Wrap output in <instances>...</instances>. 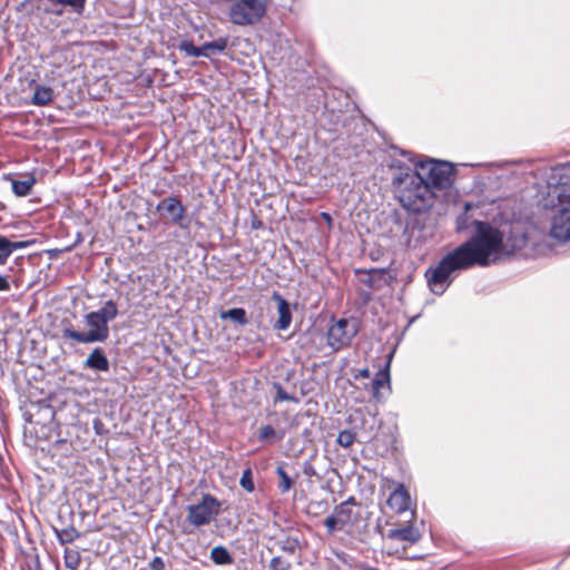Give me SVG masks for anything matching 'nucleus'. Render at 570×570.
Returning a JSON list of instances; mask_svg holds the SVG:
<instances>
[{
	"mask_svg": "<svg viewBox=\"0 0 570 570\" xmlns=\"http://www.w3.org/2000/svg\"><path fill=\"white\" fill-rule=\"evenodd\" d=\"M10 284L6 277L0 275V291H9Z\"/></svg>",
	"mask_w": 570,
	"mask_h": 570,
	"instance_id": "f704fd0d",
	"label": "nucleus"
},
{
	"mask_svg": "<svg viewBox=\"0 0 570 570\" xmlns=\"http://www.w3.org/2000/svg\"><path fill=\"white\" fill-rule=\"evenodd\" d=\"M411 497L405 487L401 483L396 485L387 499V505L396 513L406 512L410 509Z\"/></svg>",
	"mask_w": 570,
	"mask_h": 570,
	"instance_id": "ddd939ff",
	"label": "nucleus"
},
{
	"mask_svg": "<svg viewBox=\"0 0 570 570\" xmlns=\"http://www.w3.org/2000/svg\"><path fill=\"white\" fill-rule=\"evenodd\" d=\"M53 99V90L50 87L37 86L31 99L36 106H46Z\"/></svg>",
	"mask_w": 570,
	"mask_h": 570,
	"instance_id": "dca6fc26",
	"label": "nucleus"
},
{
	"mask_svg": "<svg viewBox=\"0 0 570 570\" xmlns=\"http://www.w3.org/2000/svg\"><path fill=\"white\" fill-rule=\"evenodd\" d=\"M355 433L350 430H343L337 435V443L343 448H350L355 441Z\"/></svg>",
	"mask_w": 570,
	"mask_h": 570,
	"instance_id": "cd10ccee",
	"label": "nucleus"
},
{
	"mask_svg": "<svg viewBox=\"0 0 570 570\" xmlns=\"http://www.w3.org/2000/svg\"><path fill=\"white\" fill-rule=\"evenodd\" d=\"M304 473L306 475H313L315 473V470H314V468L311 464H305Z\"/></svg>",
	"mask_w": 570,
	"mask_h": 570,
	"instance_id": "c9c22d12",
	"label": "nucleus"
},
{
	"mask_svg": "<svg viewBox=\"0 0 570 570\" xmlns=\"http://www.w3.org/2000/svg\"><path fill=\"white\" fill-rule=\"evenodd\" d=\"M415 511H411V519L404 523L395 524L383 535L393 541H403L409 544L417 543L422 538V531L414 525Z\"/></svg>",
	"mask_w": 570,
	"mask_h": 570,
	"instance_id": "9d476101",
	"label": "nucleus"
},
{
	"mask_svg": "<svg viewBox=\"0 0 570 570\" xmlns=\"http://www.w3.org/2000/svg\"><path fill=\"white\" fill-rule=\"evenodd\" d=\"M63 559L68 569L77 570L81 561L80 552L76 549H66Z\"/></svg>",
	"mask_w": 570,
	"mask_h": 570,
	"instance_id": "b1692460",
	"label": "nucleus"
},
{
	"mask_svg": "<svg viewBox=\"0 0 570 570\" xmlns=\"http://www.w3.org/2000/svg\"><path fill=\"white\" fill-rule=\"evenodd\" d=\"M358 375L362 376V377H370V370L368 368H363L358 372Z\"/></svg>",
	"mask_w": 570,
	"mask_h": 570,
	"instance_id": "e433bc0d",
	"label": "nucleus"
},
{
	"mask_svg": "<svg viewBox=\"0 0 570 570\" xmlns=\"http://www.w3.org/2000/svg\"><path fill=\"white\" fill-rule=\"evenodd\" d=\"M85 367L99 371L107 372L109 371V361L100 347H96L85 361Z\"/></svg>",
	"mask_w": 570,
	"mask_h": 570,
	"instance_id": "4468645a",
	"label": "nucleus"
},
{
	"mask_svg": "<svg viewBox=\"0 0 570 570\" xmlns=\"http://www.w3.org/2000/svg\"><path fill=\"white\" fill-rule=\"evenodd\" d=\"M11 255L10 240L0 235V265H4Z\"/></svg>",
	"mask_w": 570,
	"mask_h": 570,
	"instance_id": "c85d7f7f",
	"label": "nucleus"
},
{
	"mask_svg": "<svg viewBox=\"0 0 570 570\" xmlns=\"http://www.w3.org/2000/svg\"><path fill=\"white\" fill-rule=\"evenodd\" d=\"M32 242L31 240H19V242H11L10 240V250H11V254L14 252V250H18V249H22V248H27L29 245H31Z\"/></svg>",
	"mask_w": 570,
	"mask_h": 570,
	"instance_id": "2f4dec72",
	"label": "nucleus"
},
{
	"mask_svg": "<svg viewBox=\"0 0 570 570\" xmlns=\"http://www.w3.org/2000/svg\"><path fill=\"white\" fill-rule=\"evenodd\" d=\"M275 544L285 553L294 554L299 548V540L296 537L284 534L276 539Z\"/></svg>",
	"mask_w": 570,
	"mask_h": 570,
	"instance_id": "6ab92c4d",
	"label": "nucleus"
},
{
	"mask_svg": "<svg viewBox=\"0 0 570 570\" xmlns=\"http://www.w3.org/2000/svg\"><path fill=\"white\" fill-rule=\"evenodd\" d=\"M475 207L465 203L464 213L456 218V230L469 232L470 237L425 272L428 285L436 295L446 291L456 273L473 266L495 264L527 245L528 237L521 226H511L507 234L489 222L476 218L472 213Z\"/></svg>",
	"mask_w": 570,
	"mask_h": 570,
	"instance_id": "f257e3e1",
	"label": "nucleus"
},
{
	"mask_svg": "<svg viewBox=\"0 0 570 570\" xmlns=\"http://www.w3.org/2000/svg\"><path fill=\"white\" fill-rule=\"evenodd\" d=\"M416 174L420 175L430 190H442L451 186L454 170L450 163L429 159L417 165Z\"/></svg>",
	"mask_w": 570,
	"mask_h": 570,
	"instance_id": "20e7f679",
	"label": "nucleus"
},
{
	"mask_svg": "<svg viewBox=\"0 0 570 570\" xmlns=\"http://www.w3.org/2000/svg\"><path fill=\"white\" fill-rule=\"evenodd\" d=\"M239 484L247 492L254 491L255 487H254V482H253V474H252V470L249 468H247L246 470L243 471V474L239 480Z\"/></svg>",
	"mask_w": 570,
	"mask_h": 570,
	"instance_id": "c756f323",
	"label": "nucleus"
},
{
	"mask_svg": "<svg viewBox=\"0 0 570 570\" xmlns=\"http://www.w3.org/2000/svg\"><path fill=\"white\" fill-rule=\"evenodd\" d=\"M276 474L279 478L278 488H279L281 492L282 493L288 492L291 490V488L293 487L292 478L287 474V472L284 470L283 466H277Z\"/></svg>",
	"mask_w": 570,
	"mask_h": 570,
	"instance_id": "a878e982",
	"label": "nucleus"
},
{
	"mask_svg": "<svg viewBox=\"0 0 570 570\" xmlns=\"http://www.w3.org/2000/svg\"><path fill=\"white\" fill-rule=\"evenodd\" d=\"M394 191L401 205L414 213H421L432 206L434 191L425 180L410 168L401 169L392 180Z\"/></svg>",
	"mask_w": 570,
	"mask_h": 570,
	"instance_id": "7ed1b4c3",
	"label": "nucleus"
},
{
	"mask_svg": "<svg viewBox=\"0 0 570 570\" xmlns=\"http://www.w3.org/2000/svg\"><path fill=\"white\" fill-rule=\"evenodd\" d=\"M227 45H228L227 38H218L214 41L205 42L200 47L202 52H203L202 57L212 58L213 56L222 53L226 50Z\"/></svg>",
	"mask_w": 570,
	"mask_h": 570,
	"instance_id": "2eb2a0df",
	"label": "nucleus"
},
{
	"mask_svg": "<svg viewBox=\"0 0 570 570\" xmlns=\"http://www.w3.org/2000/svg\"><path fill=\"white\" fill-rule=\"evenodd\" d=\"M85 323L89 327L87 332H78L71 327L62 330V337L81 344L105 342L109 337V326L92 312L86 314Z\"/></svg>",
	"mask_w": 570,
	"mask_h": 570,
	"instance_id": "423d86ee",
	"label": "nucleus"
},
{
	"mask_svg": "<svg viewBox=\"0 0 570 570\" xmlns=\"http://www.w3.org/2000/svg\"><path fill=\"white\" fill-rule=\"evenodd\" d=\"M272 299L276 303L277 318L273 327L277 331H286L292 323V309L289 303L277 292H274Z\"/></svg>",
	"mask_w": 570,
	"mask_h": 570,
	"instance_id": "f8f14e48",
	"label": "nucleus"
},
{
	"mask_svg": "<svg viewBox=\"0 0 570 570\" xmlns=\"http://www.w3.org/2000/svg\"><path fill=\"white\" fill-rule=\"evenodd\" d=\"M548 184L552 212L550 235L559 242L570 240V167L553 169Z\"/></svg>",
	"mask_w": 570,
	"mask_h": 570,
	"instance_id": "f03ea898",
	"label": "nucleus"
},
{
	"mask_svg": "<svg viewBox=\"0 0 570 570\" xmlns=\"http://www.w3.org/2000/svg\"><path fill=\"white\" fill-rule=\"evenodd\" d=\"M354 505H356L355 498L350 497L347 500L335 507L333 513L324 521V525L330 533H333L338 529H343L352 523Z\"/></svg>",
	"mask_w": 570,
	"mask_h": 570,
	"instance_id": "1a4fd4ad",
	"label": "nucleus"
},
{
	"mask_svg": "<svg viewBox=\"0 0 570 570\" xmlns=\"http://www.w3.org/2000/svg\"><path fill=\"white\" fill-rule=\"evenodd\" d=\"M268 0H236L229 8V19L237 26L257 23L266 13Z\"/></svg>",
	"mask_w": 570,
	"mask_h": 570,
	"instance_id": "39448f33",
	"label": "nucleus"
},
{
	"mask_svg": "<svg viewBox=\"0 0 570 570\" xmlns=\"http://www.w3.org/2000/svg\"><path fill=\"white\" fill-rule=\"evenodd\" d=\"M156 210L167 217L173 224L181 228L186 227L184 224L186 208L177 197L169 196L161 199L157 204Z\"/></svg>",
	"mask_w": 570,
	"mask_h": 570,
	"instance_id": "9b49d317",
	"label": "nucleus"
},
{
	"mask_svg": "<svg viewBox=\"0 0 570 570\" xmlns=\"http://www.w3.org/2000/svg\"><path fill=\"white\" fill-rule=\"evenodd\" d=\"M92 313L96 314L97 316H99V318L101 321H104L105 324L108 325V323L110 321H112L117 317L118 307L114 301L109 299V301L105 302V304L98 311H95Z\"/></svg>",
	"mask_w": 570,
	"mask_h": 570,
	"instance_id": "f3484780",
	"label": "nucleus"
},
{
	"mask_svg": "<svg viewBox=\"0 0 570 570\" xmlns=\"http://www.w3.org/2000/svg\"><path fill=\"white\" fill-rule=\"evenodd\" d=\"M410 232V225L407 224L404 230V234H407Z\"/></svg>",
	"mask_w": 570,
	"mask_h": 570,
	"instance_id": "4c0bfd02",
	"label": "nucleus"
},
{
	"mask_svg": "<svg viewBox=\"0 0 570 570\" xmlns=\"http://www.w3.org/2000/svg\"><path fill=\"white\" fill-rule=\"evenodd\" d=\"M286 432L285 430L276 431L272 425H264L259 429L258 432V440L259 441H266V440H282L285 436Z\"/></svg>",
	"mask_w": 570,
	"mask_h": 570,
	"instance_id": "5701e85b",
	"label": "nucleus"
},
{
	"mask_svg": "<svg viewBox=\"0 0 570 570\" xmlns=\"http://www.w3.org/2000/svg\"><path fill=\"white\" fill-rule=\"evenodd\" d=\"M222 502L212 494H204L200 502L187 508V521L194 527L209 524L220 513Z\"/></svg>",
	"mask_w": 570,
	"mask_h": 570,
	"instance_id": "0eeeda50",
	"label": "nucleus"
},
{
	"mask_svg": "<svg viewBox=\"0 0 570 570\" xmlns=\"http://www.w3.org/2000/svg\"><path fill=\"white\" fill-rule=\"evenodd\" d=\"M177 48H178L179 51L184 52L187 57H195V58H197V57H202L203 56L200 47L194 46L188 40H181L178 43Z\"/></svg>",
	"mask_w": 570,
	"mask_h": 570,
	"instance_id": "393cba45",
	"label": "nucleus"
},
{
	"mask_svg": "<svg viewBox=\"0 0 570 570\" xmlns=\"http://www.w3.org/2000/svg\"><path fill=\"white\" fill-rule=\"evenodd\" d=\"M11 184L13 193L19 197H23L30 194L31 188L36 184V178L33 176H27L21 180L12 179Z\"/></svg>",
	"mask_w": 570,
	"mask_h": 570,
	"instance_id": "a211bd4d",
	"label": "nucleus"
},
{
	"mask_svg": "<svg viewBox=\"0 0 570 570\" xmlns=\"http://www.w3.org/2000/svg\"><path fill=\"white\" fill-rule=\"evenodd\" d=\"M385 385H390L389 365L384 370H380L372 382L373 396L375 399H379L380 389Z\"/></svg>",
	"mask_w": 570,
	"mask_h": 570,
	"instance_id": "412c9836",
	"label": "nucleus"
},
{
	"mask_svg": "<svg viewBox=\"0 0 570 570\" xmlns=\"http://www.w3.org/2000/svg\"><path fill=\"white\" fill-rule=\"evenodd\" d=\"M58 539L61 543L71 542L75 537L69 534L67 530H63L61 533L58 534Z\"/></svg>",
	"mask_w": 570,
	"mask_h": 570,
	"instance_id": "72a5a7b5",
	"label": "nucleus"
},
{
	"mask_svg": "<svg viewBox=\"0 0 570 570\" xmlns=\"http://www.w3.org/2000/svg\"><path fill=\"white\" fill-rule=\"evenodd\" d=\"M358 332L357 321L341 318L330 326L327 331V344L334 351L346 347Z\"/></svg>",
	"mask_w": 570,
	"mask_h": 570,
	"instance_id": "6e6552de",
	"label": "nucleus"
},
{
	"mask_svg": "<svg viewBox=\"0 0 570 570\" xmlns=\"http://www.w3.org/2000/svg\"><path fill=\"white\" fill-rule=\"evenodd\" d=\"M210 559L216 564H230L233 562L232 554L223 546H216L212 549Z\"/></svg>",
	"mask_w": 570,
	"mask_h": 570,
	"instance_id": "4be33fe9",
	"label": "nucleus"
},
{
	"mask_svg": "<svg viewBox=\"0 0 570 570\" xmlns=\"http://www.w3.org/2000/svg\"><path fill=\"white\" fill-rule=\"evenodd\" d=\"M274 389H275V397H274V402H283V401H287V402H293V403H298V399L295 396V395H292V394H288L282 386L281 384L278 383H275L274 384Z\"/></svg>",
	"mask_w": 570,
	"mask_h": 570,
	"instance_id": "bb28decb",
	"label": "nucleus"
},
{
	"mask_svg": "<svg viewBox=\"0 0 570 570\" xmlns=\"http://www.w3.org/2000/svg\"><path fill=\"white\" fill-rule=\"evenodd\" d=\"M323 216H324V219H327V220H330V219H331V217H330V215H328V214H323Z\"/></svg>",
	"mask_w": 570,
	"mask_h": 570,
	"instance_id": "58836bf2",
	"label": "nucleus"
},
{
	"mask_svg": "<svg viewBox=\"0 0 570 570\" xmlns=\"http://www.w3.org/2000/svg\"><path fill=\"white\" fill-rule=\"evenodd\" d=\"M291 562L283 557H274L269 563V570H289Z\"/></svg>",
	"mask_w": 570,
	"mask_h": 570,
	"instance_id": "7c9ffc66",
	"label": "nucleus"
},
{
	"mask_svg": "<svg viewBox=\"0 0 570 570\" xmlns=\"http://www.w3.org/2000/svg\"><path fill=\"white\" fill-rule=\"evenodd\" d=\"M219 317L222 320H230L234 323H236L238 325H242V326H244V325H246L248 323V320H247V316H246V311L244 308H240V307L223 311L219 314Z\"/></svg>",
	"mask_w": 570,
	"mask_h": 570,
	"instance_id": "aec40b11",
	"label": "nucleus"
},
{
	"mask_svg": "<svg viewBox=\"0 0 570 570\" xmlns=\"http://www.w3.org/2000/svg\"><path fill=\"white\" fill-rule=\"evenodd\" d=\"M149 568L151 570H164L165 569V562L163 560V558L160 557H155L150 563H149Z\"/></svg>",
	"mask_w": 570,
	"mask_h": 570,
	"instance_id": "473e14b6",
	"label": "nucleus"
}]
</instances>
